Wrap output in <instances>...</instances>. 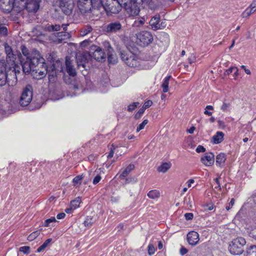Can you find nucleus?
Here are the masks:
<instances>
[{"instance_id": "obj_60", "label": "nucleus", "mask_w": 256, "mask_h": 256, "mask_svg": "<svg viewBox=\"0 0 256 256\" xmlns=\"http://www.w3.org/2000/svg\"><path fill=\"white\" fill-rule=\"evenodd\" d=\"M27 51L28 50L26 48L22 50V52L24 56H21L20 60H22V58H24V60H26L25 56H27V54H28Z\"/></svg>"}, {"instance_id": "obj_45", "label": "nucleus", "mask_w": 256, "mask_h": 256, "mask_svg": "<svg viewBox=\"0 0 256 256\" xmlns=\"http://www.w3.org/2000/svg\"><path fill=\"white\" fill-rule=\"evenodd\" d=\"M138 102H134L132 104H130L128 107V110L129 112H132L138 106Z\"/></svg>"}, {"instance_id": "obj_39", "label": "nucleus", "mask_w": 256, "mask_h": 256, "mask_svg": "<svg viewBox=\"0 0 256 256\" xmlns=\"http://www.w3.org/2000/svg\"><path fill=\"white\" fill-rule=\"evenodd\" d=\"M60 26L59 24L48 25L46 28L50 32L58 31L60 30Z\"/></svg>"}, {"instance_id": "obj_52", "label": "nucleus", "mask_w": 256, "mask_h": 256, "mask_svg": "<svg viewBox=\"0 0 256 256\" xmlns=\"http://www.w3.org/2000/svg\"><path fill=\"white\" fill-rule=\"evenodd\" d=\"M206 148L202 146L199 145L196 148V152L198 153L204 152Z\"/></svg>"}, {"instance_id": "obj_62", "label": "nucleus", "mask_w": 256, "mask_h": 256, "mask_svg": "<svg viewBox=\"0 0 256 256\" xmlns=\"http://www.w3.org/2000/svg\"><path fill=\"white\" fill-rule=\"evenodd\" d=\"M241 68H242L244 70L246 74H250V73H251L250 70L249 69L246 68L245 66L242 65L241 66Z\"/></svg>"}, {"instance_id": "obj_23", "label": "nucleus", "mask_w": 256, "mask_h": 256, "mask_svg": "<svg viewBox=\"0 0 256 256\" xmlns=\"http://www.w3.org/2000/svg\"><path fill=\"white\" fill-rule=\"evenodd\" d=\"M224 134L222 132H217L212 136V140L214 144H218L224 140Z\"/></svg>"}, {"instance_id": "obj_58", "label": "nucleus", "mask_w": 256, "mask_h": 256, "mask_svg": "<svg viewBox=\"0 0 256 256\" xmlns=\"http://www.w3.org/2000/svg\"><path fill=\"white\" fill-rule=\"evenodd\" d=\"M106 48H107L108 52H109V50L110 52L114 51L110 44L108 42H106Z\"/></svg>"}, {"instance_id": "obj_3", "label": "nucleus", "mask_w": 256, "mask_h": 256, "mask_svg": "<svg viewBox=\"0 0 256 256\" xmlns=\"http://www.w3.org/2000/svg\"><path fill=\"white\" fill-rule=\"evenodd\" d=\"M32 98V88L28 84L24 88L20 100V104L22 106H27Z\"/></svg>"}, {"instance_id": "obj_20", "label": "nucleus", "mask_w": 256, "mask_h": 256, "mask_svg": "<svg viewBox=\"0 0 256 256\" xmlns=\"http://www.w3.org/2000/svg\"><path fill=\"white\" fill-rule=\"evenodd\" d=\"M66 72L70 76H74L76 74V71L72 65V62L68 57L66 58Z\"/></svg>"}, {"instance_id": "obj_5", "label": "nucleus", "mask_w": 256, "mask_h": 256, "mask_svg": "<svg viewBox=\"0 0 256 256\" xmlns=\"http://www.w3.org/2000/svg\"><path fill=\"white\" fill-rule=\"evenodd\" d=\"M89 54L90 56L92 57L98 62H102L106 58L104 50L96 46H92L90 47Z\"/></svg>"}, {"instance_id": "obj_4", "label": "nucleus", "mask_w": 256, "mask_h": 256, "mask_svg": "<svg viewBox=\"0 0 256 256\" xmlns=\"http://www.w3.org/2000/svg\"><path fill=\"white\" fill-rule=\"evenodd\" d=\"M40 2L41 0H25L20 4V7L26 9L28 12H36L39 9Z\"/></svg>"}, {"instance_id": "obj_24", "label": "nucleus", "mask_w": 256, "mask_h": 256, "mask_svg": "<svg viewBox=\"0 0 256 256\" xmlns=\"http://www.w3.org/2000/svg\"><path fill=\"white\" fill-rule=\"evenodd\" d=\"M58 42H62L68 39L70 37V34L66 32H57L56 34Z\"/></svg>"}, {"instance_id": "obj_12", "label": "nucleus", "mask_w": 256, "mask_h": 256, "mask_svg": "<svg viewBox=\"0 0 256 256\" xmlns=\"http://www.w3.org/2000/svg\"><path fill=\"white\" fill-rule=\"evenodd\" d=\"M78 6L82 14L89 12L91 10L92 8H95L92 4V0L86 2L82 0H79L78 1Z\"/></svg>"}, {"instance_id": "obj_54", "label": "nucleus", "mask_w": 256, "mask_h": 256, "mask_svg": "<svg viewBox=\"0 0 256 256\" xmlns=\"http://www.w3.org/2000/svg\"><path fill=\"white\" fill-rule=\"evenodd\" d=\"M184 217L186 220H192L193 218L194 214L192 213H186L184 214Z\"/></svg>"}, {"instance_id": "obj_33", "label": "nucleus", "mask_w": 256, "mask_h": 256, "mask_svg": "<svg viewBox=\"0 0 256 256\" xmlns=\"http://www.w3.org/2000/svg\"><path fill=\"white\" fill-rule=\"evenodd\" d=\"M171 76H169L166 77L164 80L163 83L162 84V91L164 92H166L168 90V84L169 80Z\"/></svg>"}, {"instance_id": "obj_50", "label": "nucleus", "mask_w": 256, "mask_h": 256, "mask_svg": "<svg viewBox=\"0 0 256 256\" xmlns=\"http://www.w3.org/2000/svg\"><path fill=\"white\" fill-rule=\"evenodd\" d=\"M114 150H115V148L114 147V146L112 145L110 148V150L107 156L108 158H110L113 156Z\"/></svg>"}, {"instance_id": "obj_40", "label": "nucleus", "mask_w": 256, "mask_h": 256, "mask_svg": "<svg viewBox=\"0 0 256 256\" xmlns=\"http://www.w3.org/2000/svg\"><path fill=\"white\" fill-rule=\"evenodd\" d=\"M230 106L231 104L230 103H227L225 102H224L222 106L220 107V109L224 112H227L230 109Z\"/></svg>"}, {"instance_id": "obj_41", "label": "nucleus", "mask_w": 256, "mask_h": 256, "mask_svg": "<svg viewBox=\"0 0 256 256\" xmlns=\"http://www.w3.org/2000/svg\"><path fill=\"white\" fill-rule=\"evenodd\" d=\"M94 222V220H93L91 216H87L84 224L86 226H90Z\"/></svg>"}, {"instance_id": "obj_30", "label": "nucleus", "mask_w": 256, "mask_h": 256, "mask_svg": "<svg viewBox=\"0 0 256 256\" xmlns=\"http://www.w3.org/2000/svg\"><path fill=\"white\" fill-rule=\"evenodd\" d=\"M147 196L150 198L154 200L160 196V192L156 190H151L148 193Z\"/></svg>"}, {"instance_id": "obj_1", "label": "nucleus", "mask_w": 256, "mask_h": 256, "mask_svg": "<svg viewBox=\"0 0 256 256\" xmlns=\"http://www.w3.org/2000/svg\"><path fill=\"white\" fill-rule=\"evenodd\" d=\"M120 57L129 66L137 67L140 65V59L138 56L130 51H121Z\"/></svg>"}, {"instance_id": "obj_13", "label": "nucleus", "mask_w": 256, "mask_h": 256, "mask_svg": "<svg viewBox=\"0 0 256 256\" xmlns=\"http://www.w3.org/2000/svg\"><path fill=\"white\" fill-rule=\"evenodd\" d=\"M26 60H24V58H22V60H20V62L22 66V70L24 73L26 74H29L30 71L34 70V68L32 65V64L30 63V62L28 60V56H25Z\"/></svg>"}, {"instance_id": "obj_6", "label": "nucleus", "mask_w": 256, "mask_h": 256, "mask_svg": "<svg viewBox=\"0 0 256 256\" xmlns=\"http://www.w3.org/2000/svg\"><path fill=\"white\" fill-rule=\"evenodd\" d=\"M126 13L130 16H138L140 12L136 0H130V2L124 7Z\"/></svg>"}, {"instance_id": "obj_59", "label": "nucleus", "mask_w": 256, "mask_h": 256, "mask_svg": "<svg viewBox=\"0 0 256 256\" xmlns=\"http://www.w3.org/2000/svg\"><path fill=\"white\" fill-rule=\"evenodd\" d=\"M196 60V58L194 56L192 55L190 57L188 58V61L190 64H192V63H194Z\"/></svg>"}, {"instance_id": "obj_42", "label": "nucleus", "mask_w": 256, "mask_h": 256, "mask_svg": "<svg viewBox=\"0 0 256 256\" xmlns=\"http://www.w3.org/2000/svg\"><path fill=\"white\" fill-rule=\"evenodd\" d=\"M30 247L28 246H24L20 248L19 251L23 252L24 254H28L30 252Z\"/></svg>"}, {"instance_id": "obj_57", "label": "nucleus", "mask_w": 256, "mask_h": 256, "mask_svg": "<svg viewBox=\"0 0 256 256\" xmlns=\"http://www.w3.org/2000/svg\"><path fill=\"white\" fill-rule=\"evenodd\" d=\"M166 26V22H162L159 23V26L158 27H160L159 30H162L165 28Z\"/></svg>"}, {"instance_id": "obj_38", "label": "nucleus", "mask_w": 256, "mask_h": 256, "mask_svg": "<svg viewBox=\"0 0 256 256\" xmlns=\"http://www.w3.org/2000/svg\"><path fill=\"white\" fill-rule=\"evenodd\" d=\"M214 110V107L212 106H207L204 108V114L208 116L212 115V112Z\"/></svg>"}, {"instance_id": "obj_32", "label": "nucleus", "mask_w": 256, "mask_h": 256, "mask_svg": "<svg viewBox=\"0 0 256 256\" xmlns=\"http://www.w3.org/2000/svg\"><path fill=\"white\" fill-rule=\"evenodd\" d=\"M170 166H171V164L170 163H168V162L163 163L162 164H161L158 168V170L159 172H162L164 173L170 168Z\"/></svg>"}, {"instance_id": "obj_8", "label": "nucleus", "mask_w": 256, "mask_h": 256, "mask_svg": "<svg viewBox=\"0 0 256 256\" xmlns=\"http://www.w3.org/2000/svg\"><path fill=\"white\" fill-rule=\"evenodd\" d=\"M28 57V60L30 62L34 68L41 67V66H44V60L40 56L39 52L38 51L33 52L30 56Z\"/></svg>"}, {"instance_id": "obj_22", "label": "nucleus", "mask_w": 256, "mask_h": 256, "mask_svg": "<svg viewBox=\"0 0 256 256\" xmlns=\"http://www.w3.org/2000/svg\"><path fill=\"white\" fill-rule=\"evenodd\" d=\"M8 74L6 72V67L4 66L0 70V86H4L6 84Z\"/></svg>"}, {"instance_id": "obj_16", "label": "nucleus", "mask_w": 256, "mask_h": 256, "mask_svg": "<svg viewBox=\"0 0 256 256\" xmlns=\"http://www.w3.org/2000/svg\"><path fill=\"white\" fill-rule=\"evenodd\" d=\"M122 29V24L120 22H112L106 27V31L108 33H116Z\"/></svg>"}, {"instance_id": "obj_21", "label": "nucleus", "mask_w": 256, "mask_h": 256, "mask_svg": "<svg viewBox=\"0 0 256 256\" xmlns=\"http://www.w3.org/2000/svg\"><path fill=\"white\" fill-rule=\"evenodd\" d=\"M148 16H144L138 18V20H134L132 24V28L138 29L141 28L144 24L145 22L147 20Z\"/></svg>"}, {"instance_id": "obj_56", "label": "nucleus", "mask_w": 256, "mask_h": 256, "mask_svg": "<svg viewBox=\"0 0 256 256\" xmlns=\"http://www.w3.org/2000/svg\"><path fill=\"white\" fill-rule=\"evenodd\" d=\"M184 202L188 206H189L190 208L192 207V200L190 196L188 197V200L186 198Z\"/></svg>"}, {"instance_id": "obj_29", "label": "nucleus", "mask_w": 256, "mask_h": 256, "mask_svg": "<svg viewBox=\"0 0 256 256\" xmlns=\"http://www.w3.org/2000/svg\"><path fill=\"white\" fill-rule=\"evenodd\" d=\"M5 51L7 55V60H9L14 62V56L11 47L8 45L5 46Z\"/></svg>"}, {"instance_id": "obj_14", "label": "nucleus", "mask_w": 256, "mask_h": 256, "mask_svg": "<svg viewBox=\"0 0 256 256\" xmlns=\"http://www.w3.org/2000/svg\"><path fill=\"white\" fill-rule=\"evenodd\" d=\"M201 161L206 166H210L214 164V156L212 152L206 153L201 158Z\"/></svg>"}, {"instance_id": "obj_64", "label": "nucleus", "mask_w": 256, "mask_h": 256, "mask_svg": "<svg viewBox=\"0 0 256 256\" xmlns=\"http://www.w3.org/2000/svg\"><path fill=\"white\" fill-rule=\"evenodd\" d=\"M234 68H235V67H232V68H230L228 69L226 72L227 74H231L232 72H234Z\"/></svg>"}, {"instance_id": "obj_43", "label": "nucleus", "mask_w": 256, "mask_h": 256, "mask_svg": "<svg viewBox=\"0 0 256 256\" xmlns=\"http://www.w3.org/2000/svg\"><path fill=\"white\" fill-rule=\"evenodd\" d=\"M148 123V120H144L137 128L136 132H139L140 130H143L146 125Z\"/></svg>"}, {"instance_id": "obj_61", "label": "nucleus", "mask_w": 256, "mask_h": 256, "mask_svg": "<svg viewBox=\"0 0 256 256\" xmlns=\"http://www.w3.org/2000/svg\"><path fill=\"white\" fill-rule=\"evenodd\" d=\"M188 252V250L184 247H182L180 249V254L182 256L186 254Z\"/></svg>"}, {"instance_id": "obj_36", "label": "nucleus", "mask_w": 256, "mask_h": 256, "mask_svg": "<svg viewBox=\"0 0 256 256\" xmlns=\"http://www.w3.org/2000/svg\"><path fill=\"white\" fill-rule=\"evenodd\" d=\"M247 256H256V246H251L248 250Z\"/></svg>"}, {"instance_id": "obj_19", "label": "nucleus", "mask_w": 256, "mask_h": 256, "mask_svg": "<svg viewBox=\"0 0 256 256\" xmlns=\"http://www.w3.org/2000/svg\"><path fill=\"white\" fill-rule=\"evenodd\" d=\"M160 22V16L157 14L152 18L150 21L149 22V24L152 30H159L160 27L158 26H159Z\"/></svg>"}, {"instance_id": "obj_55", "label": "nucleus", "mask_w": 256, "mask_h": 256, "mask_svg": "<svg viewBox=\"0 0 256 256\" xmlns=\"http://www.w3.org/2000/svg\"><path fill=\"white\" fill-rule=\"evenodd\" d=\"M101 180V176L100 175H97L94 177L93 180V184H97Z\"/></svg>"}, {"instance_id": "obj_31", "label": "nucleus", "mask_w": 256, "mask_h": 256, "mask_svg": "<svg viewBox=\"0 0 256 256\" xmlns=\"http://www.w3.org/2000/svg\"><path fill=\"white\" fill-rule=\"evenodd\" d=\"M108 60L109 63L114 64L116 62L117 58L116 56L114 54V51L109 52H108Z\"/></svg>"}, {"instance_id": "obj_46", "label": "nucleus", "mask_w": 256, "mask_h": 256, "mask_svg": "<svg viewBox=\"0 0 256 256\" xmlns=\"http://www.w3.org/2000/svg\"><path fill=\"white\" fill-rule=\"evenodd\" d=\"M155 248L153 244H149L148 246V254L149 255L151 256L155 252Z\"/></svg>"}, {"instance_id": "obj_37", "label": "nucleus", "mask_w": 256, "mask_h": 256, "mask_svg": "<svg viewBox=\"0 0 256 256\" xmlns=\"http://www.w3.org/2000/svg\"><path fill=\"white\" fill-rule=\"evenodd\" d=\"M40 231L36 230L33 232H32L28 236V240L29 241H32L34 239H36L40 234Z\"/></svg>"}, {"instance_id": "obj_11", "label": "nucleus", "mask_w": 256, "mask_h": 256, "mask_svg": "<svg viewBox=\"0 0 256 256\" xmlns=\"http://www.w3.org/2000/svg\"><path fill=\"white\" fill-rule=\"evenodd\" d=\"M90 57V56L89 52H84L77 54L76 56V59L77 61L78 66V68H80V66L84 68L85 64L88 62Z\"/></svg>"}, {"instance_id": "obj_53", "label": "nucleus", "mask_w": 256, "mask_h": 256, "mask_svg": "<svg viewBox=\"0 0 256 256\" xmlns=\"http://www.w3.org/2000/svg\"><path fill=\"white\" fill-rule=\"evenodd\" d=\"M234 198H232L230 202L228 204V206H227L226 207V210H230L232 208V206H234Z\"/></svg>"}, {"instance_id": "obj_48", "label": "nucleus", "mask_w": 256, "mask_h": 256, "mask_svg": "<svg viewBox=\"0 0 256 256\" xmlns=\"http://www.w3.org/2000/svg\"><path fill=\"white\" fill-rule=\"evenodd\" d=\"M82 176H78L73 179V182L74 185L80 183V181L82 179Z\"/></svg>"}, {"instance_id": "obj_27", "label": "nucleus", "mask_w": 256, "mask_h": 256, "mask_svg": "<svg viewBox=\"0 0 256 256\" xmlns=\"http://www.w3.org/2000/svg\"><path fill=\"white\" fill-rule=\"evenodd\" d=\"M134 164H129L122 172V174L120 175V178L122 179L126 176L130 172L134 170Z\"/></svg>"}, {"instance_id": "obj_28", "label": "nucleus", "mask_w": 256, "mask_h": 256, "mask_svg": "<svg viewBox=\"0 0 256 256\" xmlns=\"http://www.w3.org/2000/svg\"><path fill=\"white\" fill-rule=\"evenodd\" d=\"M16 73V72H15L14 75L10 76L9 78H8V76L7 77L6 84L9 86H14L17 83V78Z\"/></svg>"}, {"instance_id": "obj_17", "label": "nucleus", "mask_w": 256, "mask_h": 256, "mask_svg": "<svg viewBox=\"0 0 256 256\" xmlns=\"http://www.w3.org/2000/svg\"><path fill=\"white\" fill-rule=\"evenodd\" d=\"M256 11V0H254L250 6L242 14L243 18H248Z\"/></svg>"}, {"instance_id": "obj_10", "label": "nucleus", "mask_w": 256, "mask_h": 256, "mask_svg": "<svg viewBox=\"0 0 256 256\" xmlns=\"http://www.w3.org/2000/svg\"><path fill=\"white\" fill-rule=\"evenodd\" d=\"M130 0H112L113 4H114L115 6L110 4V10L112 13L117 14L121 10L122 6L124 7L130 2Z\"/></svg>"}, {"instance_id": "obj_51", "label": "nucleus", "mask_w": 256, "mask_h": 256, "mask_svg": "<svg viewBox=\"0 0 256 256\" xmlns=\"http://www.w3.org/2000/svg\"><path fill=\"white\" fill-rule=\"evenodd\" d=\"M152 101L150 100H148L144 102L142 108L146 110V108L151 106L152 105Z\"/></svg>"}, {"instance_id": "obj_34", "label": "nucleus", "mask_w": 256, "mask_h": 256, "mask_svg": "<svg viewBox=\"0 0 256 256\" xmlns=\"http://www.w3.org/2000/svg\"><path fill=\"white\" fill-rule=\"evenodd\" d=\"M52 238H48L46 240L43 244L40 246L38 249H37V252H40L44 250L48 246V244L52 242Z\"/></svg>"}, {"instance_id": "obj_47", "label": "nucleus", "mask_w": 256, "mask_h": 256, "mask_svg": "<svg viewBox=\"0 0 256 256\" xmlns=\"http://www.w3.org/2000/svg\"><path fill=\"white\" fill-rule=\"evenodd\" d=\"M144 110H145V109L144 108L142 107V108H140L138 112L135 114V118H139L142 115L144 114Z\"/></svg>"}, {"instance_id": "obj_63", "label": "nucleus", "mask_w": 256, "mask_h": 256, "mask_svg": "<svg viewBox=\"0 0 256 256\" xmlns=\"http://www.w3.org/2000/svg\"><path fill=\"white\" fill-rule=\"evenodd\" d=\"M66 216V214L64 213H60L58 214L57 216H56V218L58 219H62L64 218Z\"/></svg>"}, {"instance_id": "obj_25", "label": "nucleus", "mask_w": 256, "mask_h": 256, "mask_svg": "<svg viewBox=\"0 0 256 256\" xmlns=\"http://www.w3.org/2000/svg\"><path fill=\"white\" fill-rule=\"evenodd\" d=\"M226 154L224 153H220L216 156V164L220 166L222 164H224L226 160Z\"/></svg>"}, {"instance_id": "obj_7", "label": "nucleus", "mask_w": 256, "mask_h": 256, "mask_svg": "<svg viewBox=\"0 0 256 256\" xmlns=\"http://www.w3.org/2000/svg\"><path fill=\"white\" fill-rule=\"evenodd\" d=\"M137 40L143 46H148L153 40V36L151 33L148 31H142L136 34Z\"/></svg>"}, {"instance_id": "obj_49", "label": "nucleus", "mask_w": 256, "mask_h": 256, "mask_svg": "<svg viewBox=\"0 0 256 256\" xmlns=\"http://www.w3.org/2000/svg\"><path fill=\"white\" fill-rule=\"evenodd\" d=\"M8 30L7 28L4 26H0V34L3 36H5L7 34Z\"/></svg>"}, {"instance_id": "obj_44", "label": "nucleus", "mask_w": 256, "mask_h": 256, "mask_svg": "<svg viewBox=\"0 0 256 256\" xmlns=\"http://www.w3.org/2000/svg\"><path fill=\"white\" fill-rule=\"evenodd\" d=\"M56 221L54 217H52L50 218L47 219L45 220L44 226H49L51 222H54Z\"/></svg>"}, {"instance_id": "obj_9", "label": "nucleus", "mask_w": 256, "mask_h": 256, "mask_svg": "<svg viewBox=\"0 0 256 256\" xmlns=\"http://www.w3.org/2000/svg\"><path fill=\"white\" fill-rule=\"evenodd\" d=\"M59 6L64 14L69 15L74 6V0H60Z\"/></svg>"}, {"instance_id": "obj_26", "label": "nucleus", "mask_w": 256, "mask_h": 256, "mask_svg": "<svg viewBox=\"0 0 256 256\" xmlns=\"http://www.w3.org/2000/svg\"><path fill=\"white\" fill-rule=\"evenodd\" d=\"M92 30V28L90 25L84 26L80 32V34L82 36H84L90 34Z\"/></svg>"}, {"instance_id": "obj_15", "label": "nucleus", "mask_w": 256, "mask_h": 256, "mask_svg": "<svg viewBox=\"0 0 256 256\" xmlns=\"http://www.w3.org/2000/svg\"><path fill=\"white\" fill-rule=\"evenodd\" d=\"M187 240L188 244L192 246H196L198 244L199 241V234L194 231H192L187 235Z\"/></svg>"}, {"instance_id": "obj_18", "label": "nucleus", "mask_w": 256, "mask_h": 256, "mask_svg": "<svg viewBox=\"0 0 256 256\" xmlns=\"http://www.w3.org/2000/svg\"><path fill=\"white\" fill-rule=\"evenodd\" d=\"M35 72L36 74H38L36 76V79H41L43 77L45 76L48 72V70L46 64L44 63V66H41V67H38L34 68L33 70V72Z\"/></svg>"}, {"instance_id": "obj_2", "label": "nucleus", "mask_w": 256, "mask_h": 256, "mask_svg": "<svg viewBox=\"0 0 256 256\" xmlns=\"http://www.w3.org/2000/svg\"><path fill=\"white\" fill-rule=\"evenodd\" d=\"M246 244V241L244 238L238 237L230 242L228 250L232 254H240L244 251V247Z\"/></svg>"}, {"instance_id": "obj_35", "label": "nucleus", "mask_w": 256, "mask_h": 256, "mask_svg": "<svg viewBox=\"0 0 256 256\" xmlns=\"http://www.w3.org/2000/svg\"><path fill=\"white\" fill-rule=\"evenodd\" d=\"M81 202V200L80 197L76 198L75 200L70 202V206L73 208V209H76L78 208Z\"/></svg>"}]
</instances>
